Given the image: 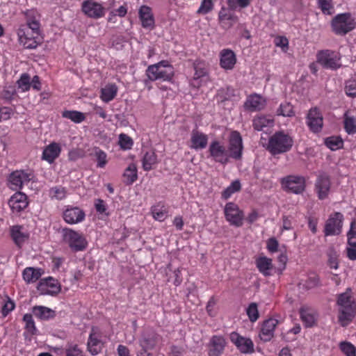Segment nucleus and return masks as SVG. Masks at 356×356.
I'll return each mask as SVG.
<instances>
[{"label":"nucleus","instance_id":"nucleus-1","mask_svg":"<svg viewBox=\"0 0 356 356\" xmlns=\"http://www.w3.org/2000/svg\"><path fill=\"white\" fill-rule=\"evenodd\" d=\"M351 290L348 289L341 293L337 299L339 306V322L343 327L347 326L355 315V304L351 297Z\"/></svg>","mask_w":356,"mask_h":356},{"label":"nucleus","instance_id":"nucleus-2","mask_svg":"<svg viewBox=\"0 0 356 356\" xmlns=\"http://www.w3.org/2000/svg\"><path fill=\"white\" fill-rule=\"evenodd\" d=\"M145 74L150 81H171L175 75L174 67L168 60H161L147 67Z\"/></svg>","mask_w":356,"mask_h":356},{"label":"nucleus","instance_id":"nucleus-3","mask_svg":"<svg viewBox=\"0 0 356 356\" xmlns=\"http://www.w3.org/2000/svg\"><path fill=\"white\" fill-rule=\"evenodd\" d=\"M292 137L283 131H277L268 140L266 149L272 154H281L289 152L293 147Z\"/></svg>","mask_w":356,"mask_h":356},{"label":"nucleus","instance_id":"nucleus-4","mask_svg":"<svg viewBox=\"0 0 356 356\" xmlns=\"http://www.w3.org/2000/svg\"><path fill=\"white\" fill-rule=\"evenodd\" d=\"M62 241L74 252L84 250L88 246V242L83 234L69 227L60 230Z\"/></svg>","mask_w":356,"mask_h":356},{"label":"nucleus","instance_id":"nucleus-5","mask_svg":"<svg viewBox=\"0 0 356 356\" xmlns=\"http://www.w3.org/2000/svg\"><path fill=\"white\" fill-rule=\"evenodd\" d=\"M333 32L337 35H343L355 27V22L350 13H342L336 15L331 22Z\"/></svg>","mask_w":356,"mask_h":356},{"label":"nucleus","instance_id":"nucleus-6","mask_svg":"<svg viewBox=\"0 0 356 356\" xmlns=\"http://www.w3.org/2000/svg\"><path fill=\"white\" fill-rule=\"evenodd\" d=\"M339 52L330 49L321 50L316 54L317 62L324 68L336 70L341 67Z\"/></svg>","mask_w":356,"mask_h":356},{"label":"nucleus","instance_id":"nucleus-7","mask_svg":"<svg viewBox=\"0 0 356 356\" xmlns=\"http://www.w3.org/2000/svg\"><path fill=\"white\" fill-rule=\"evenodd\" d=\"M283 190L296 195L302 193L305 190V179L300 175H291L280 179Z\"/></svg>","mask_w":356,"mask_h":356},{"label":"nucleus","instance_id":"nucleus-8","mask_svg":"<svg viewBox=\"0 0 356 356\" xmlns=\"http://www.w3.org/2000/svg\"><path fill=\"white\" fill-rule=\"evenodd\" d=\"M209 157L216 163L226 165L229 162L230 155L224 144L219 140L210 143L208 149Z\"/></svg>","mask_w":356,"mask_h":356},{"label":"nucleus","instance_id":"nucleus-9","mask_svg":"<svg viewBox=\"0 0 356 356\" xmlns=\"http://www.w3.org/2000/svg\"><path fill=\"white\" fill-rule=\"evenodd\" d=\"M343 215L340 212L332 213L327 220L324 233L325 236L338 235L341 232Z\"/></svg>","mask_w":356,"mask_h":356},{"label":"nucleus","instance_id":"nucleus-10","mask_svg":"<svg viewBox=\"0 0 356 356\" xmlns=\"http://www.w3.org/2000/svg\"><path fill=\"white\" fill-rule=\"evenodd\" d=\"M224 213L226 220L236 227H241L243 225V213L238 205L233 202H228L225 204Z\"/></svg>","mask_w":356,"mask_h":356},{"label":"nucleus","instance_id":"nucleus-11","mask_svg":"<svg viewBox=\"0 0 356 356\" xmlns=\"http://www.w3.org/2000/svg\"><path fill=\"white\" fill-rule=\"evenodd\" d=\"M102 333L97 327H92L87 342V349L92 355L99 354L103 348Z\"/></svg>","mask_w":356,"mask_h":356},{"label":"nucleus","instance_id":"nucleus-12","mask_svg":"<svg viewBox=\"0 0 356 356\" xmlns=\"http://www.w3.org/2000/svg\"><path fill=\"white\" fill-rule=\"evenodd\" d=\"M82 12L90 18L99 19L104 16L105 8L94 0H85L81 3Z\"/></svg>","mask_w":356,"mask_h":356},{"label":"nucleus","instance_id":"nucleus-13","mask_svg":"<svg viewBox=\"0 0 356 356\" xmlns=\"http://www.w3.org/2000/svg\"><path fill=\"white\" fill-rule=\"evenodd\" d=\"M306 123L313 133L317 134L321 131L323 126V118L318 108L314 107L309 109L307 115Z\"/></svg>","mask_w":356,"mask_h":356},{"label":"nucleus","instance_id":"nucleus-14","mask_svg":"<svg viewBox=\"0 0 356 356\" xmlns=\"http://www.w3.org/2000/svg\"><path fill=\"white\" fill-rule=\"evenodd\" d=\"M243 148V141L241 134L236 131H232L229 138V147L227 149L230 158L235 160L241 159Z\"/></svg>","mask_w":356,"mask_h":356},{"label":"nucleus","instance_id":"nucleus-15","mask_svg":"<svg viewBox=\"0 0 356 356\" xmlns=\"http://www.w3.org/2000/svg\"><path fill=\"white\" fill-rule=\"evenodd\" d=\"M229 339L241 353L250 354L254 352V343L250 338L242 337L238 333L232 332L229 334Z\"/></svg>","mask_w":356,"mask_h":356},{"label":"nucleus","instance_id":"nucleus-16","mask_svg":"<svg viewBox=\"0 0 356 356\" xmlns=\"http://www.w3.org/2000/svg\"><path fill=\"white\" fill-rule=\"evenodd\" d=\"M37 289L42 295L55 296L60 291V285L57 280L49 277L40 280Z\"/></svg>","mask_w":356,"mask_h":356},{"label":"nucleus","instance_id":"nucleus-17","mask_svg":"<svg viewBox=\"0 0 356 356\" xmlns=\"http://www.w3.org/2000/svg\"><path fill=\"white\" fill-rule=\"evenodd\" d=\"M85 217V212L77 207L67 206L63 213V220L70 225L80 223L84 220Z\"/></svg>","mask_w":356,"mask_h":356},{"label":"nucleus","instance_id":"nucleus-18","mask_svg":"<svg viewBox=\"0 0 356 356\" xmlns=\"http://www.w3.org/2000/svg\"><path fill=\"white\" fill-rule=\"evenodd\" d=\"M331 182L330 177L325 173L318 175L315 181V191L318 199L325 200L328 197Z\"/></svg>","mask_w":356,"mask_h":356},{"label":"nucleus","instance_id":"nucleus-19","mask_svg":"<svg viewBox=\"0 0 356 356\" xmlns=\"http://www.w3.org/2000/svg\"><path fill=\"white\" fill-rule=\"evenodd\" d=\"M30 30L31 29H26V28H19L17 31V35L20 44H22L24 48L33 49H35L39 44L36 40L39 35L33 34V32L30 33Z\"/></svg>","mask_w":356,"mask_h":356},{"label":"nucleus","instance_id":"nucleus-20","mask_svg":"<svg viewBox=\"0 0 356 356\" xmlns=\"http://www.w3.org/2000/svg\"><path fill=\"white\" fill-rule=\"evenodd\" d=\"M31 174L24 170H16L9 176L10 188L18 190L22 188L23 184L28 183L31 179Z\"/></svg>","mask_w":356,"mask_h":356},{"label":"nucleus","instance_id":"nucleus-21","mask_svg":"<svg viewBox=\"0 0 356 356\" xmlns=\"http://www.w3.org/2000/svg\"><path fill=\"white\" fill-rule=\"evenodd\" d=\"M26 25L22 26L21 28H26L31 29L33 34H40V15L37 10L31 9L25 12Z\"/></svg>","mask_w":356,"mask_h":356},{"label":"nucleus","instance_id":"nucleus-22","mask_svg":"<svg viewBox=\"0 0 356 356\" xmlns=\"http://www.w3.org/2000/svg\"><path fill=\"white\" fill-rule=\"evenodd\" d=\"M218 22L223 29L228 30L238 22V17L225 7H222L218 13Z\"/></svg>","mask_w":356,"mask_h":356},{"label":"nucleus","instance_id":"nucleus-23","mask_svg":"<svg viewBox=\"0 0 356 356\" xmlns=\"http://www.w3.org/2000/svg\"><path fill=\"white\" fill-rule=\"evenodd\" d=\"M8 204L13 212L19 213L28 206L27 196L22 192H17L10 197Z\"/></svg>","mask_w":356,"mask_h":356},{"label":"nucleus","instance_id":"nucleus-24","mask_svg":"<svg viewBox=\"0 0 356 356\" xmlns=\"http://www.w3.org/2000/svg\"><path fill=\"white\" fill-rule=\"evenodd\" d=\"M265 106V99L261 95L256 93L249 95L244 103L245 109L252 112L261 111Z\"/></svg>","mask_w":356,"mask_h":356},{"label":"nucleus","instance_id":"nucleus-25","mask_svg":"<svg viewBox=\"0 0 356 356\" xmlns=\"http://www.w3.org/2000/svg\"><path fill=\"white\" fill-rule=\"evenodd\" d=\"M226 341L223 337L215 335L211 337L209 343V356H220L225 348Z\"/></svg>","mask_w":356,"mask_h":356},{"label":"nucleus","instance_id":"nucleus-26","mask_svg":"<svg viewBox=\"0 0 356 356\" xmlns=\"http://www.w3.org/2000/svg\"><path fill=\"white\" fill-rule=\"evenodd\" d=\"M220 65L225 70H232L236 63L234 52L229 49H224L220 52Z\"/></svg>","mask_w":356,"mask_h":356},{"label":"nucleus","instance_id":"nucleus-27","mask_svg":"<svg viewBox=\"0 0 356 356\" xmlns=\"http://www.w3.org/2000/svg\"><path fill=\"white\" fill-rule=\"evenodd\" d=\"M194 70L195 73L191 81V84L193 87L200 88L203 80L207 76V70L204 63L196 62L194 63Z\"/></svg>","mask_w":356,"mask_h":356},{"label":"nucleus","instance_id":"nucleus-28","mask_svg":"<svg viewBox=\"0 0 356 356\" xmlns=\"http://www.w3.org/2000/svg\"><path fill=\"white\" fill-rule=\"evenodd\" d=\"M61 152L60 144L53 142L46 146L42 152V159L47 161L49 163H53L59 156Z\"/></svg>","mask_w":356,"mask_h":356},{"label":"nucleus","instance_id":"nucleus-29","mask_svg":"<svg viewBox=\"0 0 356 356\" xmlns=\"http://www.w3.org/2000/svg\"><path fill=\"white\" fill-rule=\"evenodd\" d=\"M277 323V320L275 318L265 321L259 334L260 339L264 341H269L274 336V331Z\"/></svg>","mask_w":356,"mask_h":356},{"label":"nucleus","instance_id":"nucleus-30","mask_svg":"<svg viewBox=\"0 0 356 356\" xmlns=\"http://www.w3.org/2000/svg\"><path fill=\"white\" fill-rule=\"evenodd\" d=\"M138 16L143 28L151 29L154 28V18L150 7L147 6H140L138 10Z\"/></svg>","mask_w":356,"mask_h":356},{"label":"nucleus","instance_id":"nucleus-31","mask_svg":"<svg viewBox=\"0 0 356 356\" xmlns=\"http://www.w3.org/2000/svg\"><path fill=\"white\" fill-rule=\"evenodd\" d=\"M191 149L199 150L206 148L208 144V136L207 134L197 130H193L191 137Z\"/></svg>","mask_w":356,"mask_h":356},{"label":"nucleus","instance_id":"nucleus-32","mask_svg":"<svg viewBox=\"0 0 356 356\" xmlns=\"http://www.w3.org/2000/svg\"><path fill=\"white\" fill-rule=\"evenodd\" d=\"M159 339V335L154 332L144 333L139 340L141 350H149L153 349Z\"/></svg>","mask_w":356,"mask_h":356},{"label":"nucleus","instance_id":"nucleus-33","mask_svg":"<svg viewBox=\"0 0 356 356\" xmlns=\"http://www.w3.org/2000/svg\"><path fill=\"white\" fill-rule=\"evenodd\" d=\"M10 234L15 243L18 246H20L29 238L28 232L19 225L13 226L10 229Z\"/></svg>","mask_w":356,"mask_h":356},{"label":"nucleus","instance_id":"nucleus-34","mask_svg":"<svg viewBox=\"0 0 356 356\" xmlns=\"http://www.w3.org/2000/svg\"><path fill=\"white\" fill-rule=\"evenodd\" d=\"M34 316L40 321H49L56 316V312L45 306L37 305L32 308Z\"/></svg>","mask_w":356,"mask_h":356},{"label":"nucleus","instance_id":"nucleus-35","mask_svg":"<svg viewBox=\"0 0 356 356\" xmlns=\"http://www.w3.org/2000/svg\"><path fill=\"white\" fill-rule=\"evenodd\" d=\"M252 126L257 131H265L274 126V119L270 115H258L253 119Z\"/></svg>","mask_w":356,"mask_h":356},{"label":"nucleus","instance_id":"nucleus-36","mask_svg":"<svg viewBox=\"0 0 356 356\" xmlns=\"http://www.w3.org/2000/svg\"><path fill=\"white\" fill-rule=\"evenodd\" d=\"M319 284L318 276L314 273H311L301 278L298 286L300 289L309 290L318 286Z\"/></svg>","mask_w":356,"mask_h":356},{"label":"nucleus","instance_id":"nucleus-37","mask_svg":"<svg viewBox=\"0 0 356 356\" xmlns=\"http://www.w3.org/2000/svg\"><path fill=\"white\" fill-rule=\"evenodd\" d=\"M151 213L155 220L163 222L168 216V209L164 204L159 203L151 207Z\"/></svg>","mask_w":356,"mask_h":356},{"label":"nucleus","instance_id":"nucleus-38","mask_svg":"<svg viewBox=\"0 0 356 356\" xmlns=\"http://www.w3.org/2000/svg\"><path fill=\"white\" fill-rule=\"evenodd\" d=\"M300 317L307 327H312L316 321V313L308 307H302L300 310Z\"/></svg>","mask_w":356,"mask_h":356},{"label":"nucleus","instance_id":"nucleus-39","mask_svg":"<svg viewBox=\"0 0 356 356\" xmlns=\"http://www.w3.org/2000/svg\"><path fill=\"white\" fill-rule=\"evenodd\" d=\"M118 87L115 83H109L101 90L100 97L104 102L112 101L118 93Z\"/></svg>","mask_w":356,"mask_h":356},{"label":"nucleus","instance_id":"nucleus-40","mask_svg":"<svg viewBox=\"0 0 356 356\" xmlns=\"http://www.w3.org/2000/svg\"><path fill=\"white\" fill-rule=\"evenodd\" d=\"M41 275L40 269L33 267L26 268L22 273L23 279L28 284L35 282Z\"/></svg>","mask_w":356,"mask_h":356},{"label":"nucleus","instance_id":"nucleus-41","mask_svg":"<svg viewBox=\"0 0 356 356\" xmlns=\"http://www.w3.org/2000/svg\"><path fill=\"white\" fill-rule=\"evenodd\" d=\"M256 265L259 272L264 276L270 275L273 268L272 260L266 257H261L256 260Z\"/></svg>","mask_w":356,"mask_h":356},{"label":"nucleus","instance_id":"nucleus-42","mask_svg":"<svg viewBox=\"0 0 356 356\" xmlns=\"http://www.w3.org/2000/svg\"><path fill=\"white\" fill-rule=\"evenodd\" d=\"M124 182L127 185H131L138 179L137 168L136 164L130 163L125 169L124 174Z\"/></svg>","mask_w":356,"mask_h":356},{"label":"nucleus","instance_id":"nucleus-43","mask_svg":"<svg viewBox=\"0 0 356 356\" xmlns=\"http://www.w3.org/2000/svg\"><path fill=\"white\" fill-rule=\"evenodd\" d=\"M157 163V156L154 152H147L143 159V168L145 171H149Z\"/></svg>","mask_w":356,"mask_h":356},{"label":"nucleus","instance_id":"nucleus-44","mask_svg":"<svg viewBox=\"0 0 356 356\" xmlns=\"http://www.w3.org/2000/svg\"><path fill=\"white\" fill-rule=\"evenodd\" d=\"M344 129L348 134H355L356 133V119L353 116H350L348 112L344 114Z\"/></svg>","mask_w":356,"mask_h":356},{"label":"nucleus","instance_id":"nucleus-45","mask_svg":"<svg viewBox=\"0 0 356 356\" xmlns=\"http://www.w3.org/2000/svg\"><path fill=\"white\" fill-rule=\"evenodd\" d=\"M17 85L21 92L29 91L31 87L30 75L27 73L22 74L17 81Z\"/></svg>","mask_w":356,"mask_h":356},{"label":"nucleus","instance_id":"nucleus-46","mask_svg":"<svg viewBox=\"0 0 356 356\" xmlns=\"http://www.w3.org/2000/svg\"><path fill=\"white\" fill-rule=\"evenodd\" d=\"M325 145L332 151L341 149L343 142L340 137L330 136L325 139Z\"/></svg>","mask_w":356,"mask_h":356},{"label":"nucleus","instance_id":"nucleus-47","mask_svg":"<svg viewBox=\"0 0 356 356\" xmlns=\"http://www.w3.org/2000/svg\"><path fill=\"white\" fill-rule=\"evenodd\" d=\"M94 155L97 161V167L104 168L108 163L106 153L99 147H96L94 149Z\"/></svg>","mask_w":356,"mask_h":356},{"label":"nucleus","instance_id":"nucleus-48","mask_svg":"<svg viewBox=\"0 0 356 356\" xmlns=\"http://www.w3.org/2000/svg\"><path fill=\"white\" fill-rule=\"evenodd\" d=\"M62 115L63 118L70 119L75 123H81L85 120L84 114L76 111H65Z\"/></svg>","mask_w":356,"mask_h":356},{"label":"nucleus","instance_id":"nucleus-49","mask_svg":"<svg viewBox=\"0 0 356 356\" xmlns=\"http://www.w3.org/2000/svg\"><path fill=\"white\" fill-rule=\"evenodd\" d=\"M23 321L25 323L24 328L31 335H34L37 332V328L31 314H26L23 316Z\"/></svg>","mask_w":356,"mask_h":356},{"label":"nucleus","instance_id":"nucleus-50","mask_svg":"<svg viewBox=\"0 0 356 356\" xmlns=\"http://www.w3.org/2000/svg\"><path fill=\"white\" fill-rule=\"evenodd\" d=\"M241 188V186L240 181L238 180H235L232 181L231 184L223 191L222 197L224 199H228L232 196V194L239 191Z\"/></svg>","mask_w":356,"mask_h":356},{"label":"nucleus","instance_id":"nucleus-51","mask_svg":"<svg viewBox=\"0 0 356 356\" xmlns=\"http://www.w3.org/2000/svg\"><path fill=\"white\" fill-rule=\"evenodd\" d=\"M118 145L123 150L131 149L134 145L133 139L125 134H120L119 135Z\"/></svg>","mask_w":356,"mask_h":356},{"label":"nucleus","instance_id":"nucleus-52","mask_svg":"<svg viewBox=\"0 0 356 356\" xmlns=\"http://www.w3.org/2000/svg\"><path fill=\"white\" fill-rule=\"evenodd\" d=\"M318 6L324 15H332L333 13L332 0H318Z\"/></svg>","mask_w":356,"mask_h":356},{"label":"nucleus","instance_id":"nucleus-53","mask_svg":"<svg viewBox=\"0 0 356 356\" xmlns=\"http://www.w3.org/2000/svg\"><path fill=\"white\" fill-rule=\"evenodd\" d=\"M66 190L62 186H54L49 189V196L52 199L61 200L66 197Z\"/></svg>","mask_w":356,"mask_h":356},{"label":"nucleus","instance_id":"nucleus-54","mask_svg":"<svg viewBox=\"0 0 356 356\" xmlns=\"http://www.w3.org/2000/svg\"><path fill=\"white\" fill-rule=\"evenodd\" d=\"M277 113V115L284 117H291L294 115L292 105L287 102L281 104Z\"/></svg>","mask_w":356,"mask_h":356},{"label":"nucleus","instance_id":"nucleus-55","mask_svg":"<svg viewBox=\"0 0 356 356\" xmlns=\"http://www.w3.org/2000/svg\"><path fill=\"white\" fill-rule=\"evenodd\" d=\"M213 7L214 5L212 0H202L197 13L199 15H207L213 9Z\"/></svg>","mask_w":356,"mask_h":356},{"label":"nucleus","instance_id":"nucleus-56","mask_svg":"<svg viewBox=\"0 0 356 356\" xmlns=\"http://www.w3.org/2000/svg\"><path fill=\"white\" fill-rule=\"evenodd\" d=\"M234 90L232 88H221L218 91L217 98L218 101L224 102L229 100L234 95Z\"/></svg>","mask_w":356,"mask_h":356},{"label":"nucleus","instance_id":"nucleus-57","mask_svg":"<svg viewBox=\"0 0 356 356\" xmlns=\"http://www.w3.org/2000/svg\"><path fill=\"white\" fill-rule=\"evenodd\" d=\"M247 315L251 322H255L259 318L257 305L252 302L246 309Z\"/></svg>","mask_w":356,"mask_h":356},{"label":"nucleus","instance_id":"nucleus-58","mask_svg":"<svg viewBox=\"0 0 356 356\" xmlns=\"http://www.w3.org/2000/svg\"><path fill=\"white\" fill-rule=\"evenodd\" d=\"M66 356H84L83 350L76 344H70L65 349Z\"/></svg>","mask_w":356,"mask_h":356},{"label":"nucleus","instance_id":"nucleus-59","mask_svg":"<svg viewBox=\"0 0 356 356\" xmlns=\"http://www.w3.org/2000/svg\"><path fill=\"white\" fill-rule=\"evenodd\" d=\"M340 348L346 356H356L355 348L349 342H341L340 343Z\"/></svg>","mask_w":356,"mask_h":356},{"label":"nucleus","instance_id":"nucleus-60","mask_svg":"<svg viewBox=\"0 0 356 356\" xmlns=\"http://www.w3.org/2000/svg\"><path fill=\"white\" fill-rule=\"evenodd\" d=\"M346 94L352 97H356V80H349L346 84Z\"/></svg>","mask_w":356,"mask_h":356},{"label":"nucleus","instance_id":"nucleus-61","mask_svg":"<svg viewBox=\"0 0 356 356\" xmlns=\"http://www.w3.org/2000/svg\"><path fill=\"white\" fill-rule=\"evenodd\" d=\"M13 114V110L10 107H0V122L3 120H9Z\"/></svg>","mask_w":356,"mask_h":356},{"label":"nucleus","instance_id":"nucleus-62","mask_svg":"<svg viewBox=\"0 0 356 356\" xmlns=\"http://www.w3.org/2000/svg\"><path fill=\"white\" fill-rule=\"evenodd\" d=\"M15 309V303L10 299H8L3 305L1 312L3 316H6L10 312Z\"/></svg>","mask_w":356,"mask_h":356},{"label":"nucleus","instance_id":"nucleus-63","mask_svg":"<svg viewBox=\"0 0 356 356\" xmlns=\"http://www.w3.org/2000/svg\"><path fill=\"white\" fill-rule=\"evenodd\" d=\"M278 241L275 238H270L267 241V249L270 252H275L278 250Z\"/></svg>","mask_w":356,"mask_h":356},{"label":"nucleus","instance_id":"nucleus-64","mask_svg":"<svg viewBox=\"0 0 356 356\" xmlns=\"http://www.w3.org/2000/svg\"><path fill=\"white\" fill-rule=\"evenodd\" d=\"M184 349L181 347L172 346L168 356H184Z\"/></svg>","mask_w":356,"mask_h":356}]
</instances>
